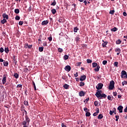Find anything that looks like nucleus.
<instances>
[{"label": "nucleus", "instance_id": "nucleus-44", "mask_svg": "<svg viewBox=\"0 0 127 127\" xmlns=\"http://www.w3.org/2000/svg\"><path fill=\"white\" fill-rule=\"evenodd\" d=\"M3 51H4V50L3 49V48H2V47L0 48V53H3Z\"/></svg>", "mask_w": 127, "mask_h": 127}, {"label": "nucleus", "instance_id": "nucleus-29", "mask_svg": "<svg viewBox=\"0 0 127 127\" xmlns=\"http://www.w3.org/2000/svg\"><path fill=\"white\" fill-rule=\"evenodd\" d=\"M78 30H79V28L77 27H74L73 28L74 32H77Z\"/></svg>", "mask_w": 127, "mask_h": 127}, {"label": "nucleus", "instance_id": "nucleus-52", "mask_svg": "<svg viewBox=\"0 0 127 127\" xmlns=\"http://www.w3.org/2000/svg\"><path fill=\"white\" fill-rule=\"evenodd\" d=\"M114 113H115V111H112V110H110L109 114H110V116H112L113 115V114H114Z\"/></svg>", "mask_w": 127, "mask_h": 127}, {"label": "nucleus", "instance_id": "nucleus-50", "mask_svg": "<svg viewBox=\"0 0 127 127\" xmlns=\"http://www.w3.org/2000/svg\"><path fill=\"white\" fill-rule=\"evenodd\" d=\"M107 63H108V61H103L102 62V64L103 65H106V64H107Z\"/></svg>", "mask_w": 127, "mask_h": 127}, {"label": "nucleus", "instance_id": "nucleus-53", "mask_svg": "<svg viewBox=\"0 0 127 127\" xmlns=\"http://www.w3.org/2000/svg\"><path fill=\"white\" fill-rule=\"evenodd\" d=\"M127 81H124V82H122V85H123V86H125V85H127Z\"/></svg>", "mask_w": 127, "mask_h": 127}, {"label": "nucleus", "instance_id": "nucleus-62", "mask_svg": "<svg viewBox=\"0 0 127 127\" xmlns=\"http://www.w3.org/2000/svg\"><path fill=\"white\" fill-rule=\"evenodd\" d=\"M123 15H124V16H127V12H123Z\"/></svg>", "mask_w": 127, "mask_h": 127}, {"label": "nucleus", "instance_id": "nucleus-18", "mask_svg": "<svg viewBox=\"0 0 127 127\" xmlns=\"http://www.w3.org/2000/svg\"><path fill=\"white\" fill-rule=\"evenodd\" d=\"M100 70V65H98L97 66H96V67L94 69V71L95 72H99Z\"/></svg>", "mask_w": 127, "mask_h": 127}, {"label": "nucleus", "instance_id": "nucleus-35", "mask_svg": "<svg viewBox=\"0 0 127 127\" xmlns=\"http://www.w3.org/2000/svg\"><path fill=\"white\" fill-rule=\"evenodd\" d=\"M118 65H119V62H115L114 63V65L115 67H118Z\"/></svg>", "mask_w": 127, "mask_h": 127}, {"label": "nucleus", "instance_id": "nucleus-26", "mask_svg": "<svg viewBox=\"0 0 127 127\" xmlns=\"http://www.w3.org/2000/svg\"><path fill=\"white\" fill-rule=\"evenodd\" d=\"M68 58H69V56L67 55H65L64 57V60H68Z\"/></svg>", "mask_w": 127, "mask_h": 127}, {"label": "nucleus", "instance_id": "nucleus-56", "mask_svg": "<svg viewBox=\"0 0 127 127\" xmlns=\"http://www.w3.org/2000/svg\"><path fill=\"white\" fill-rule=\"evenodd\" d=\"M81 64H82V62L77 63L76 64V66H80Z\"/></svg>", "mask_w": 127, "mask_h": 127}, {"label": "nucleus", "instance_id": "nucleus-47", "mask_svg": "<svg viewBox=\"0 0 127 127\" xmlns=\"http://www.w3.org/2000/svg\"><path fill=\"white\" fill-rule=\"evenodd\" d=\"M113 111L112 112H114L113 114H115V115L117 114V109H116V108H113Z\"/></svg>", "mask_w": 127, "mask_h": 127}, {"label": "nucleus", "instance_id": "nucleus-14", "mask_svg": "<svg viewBox=\"0 0 127 127\" xmlns=\"http://www.w3.org/2000/svg\"><path fill=\"white\" fill-rule=\"evenodd\" d=\"M115 52H117V55H119L121 54V50L120 48H117L115 49Z\"/></svg>", "mask_w": 127, "mask_h": 127}, {"label": "nucleus", "instance_id": "nucleus-57", "mask_svg": "<svg viewBox=\"0 0 127 127\" xmlns=\"http://www.w3.org/2000/svg\"><path fill=\"white\" fill-rule=\"evenodd\" d=\"M27 48H28L29 49H30L31 48H32V45H28Z\"/></svg>", "mask_w": 127, "mask_h": 127}, {"label": "nucleus", "instance_id": "nucleus-24", "mask_svg": "<svg viewBox=\"0 0 127 127\" xmlns=\"http://www.w3.org/2000/svg\"><path fill=\"white\" fill-rule=\"evenodd\" d=\"M98 65V64L96 63H92V67L93 68H96V67H97Z\"/></svg>", "mask_w": 127, "mask_h": 127}, {"label": "nucleus", "instance_id": "nucleus-23", "mask_svg": "<svg viewBox=\"0 0 127 127\" xmlns=\"http://www.w3.org/2000/svg\"><path fill=\"white\" fill-rule=\"evenodd\" d=\"M80 39L81 38H80L79 36H76L75 37V41H76V42H78V41H80Z\"/></svg>", "mask_w": 127, "mask_h": 127}, {"label": "nucleus", "instance_id": "nucleus-32", "mask_svg": "<svg viewBox=\"0 0 127 127\" xmlns=\"http://www.w3.org/2000/svg\"><path fill=\"white\" fill-rule=\"evenodd\" d=\"M85 116L86 117H90V116H91V113L89 112H86Z\"/></svg>", "mask_w": 127, "mask_h": 127}, {"label": "nucleus", "instance_id": "nucleus-54", "mask_svg": "<svg viewBox=\"0 0 127 127\" xmlns=\"http://www.w3.org/2000/svg\"><path fill=\"white\" fill-rule=\"evenodd\" d=\"M28 47V43H26L24 44V48H27Z\"/></svg>", "mask_w": 127, "mask_h": 127}, {"label": "nucleus", "instance_id": "nucleus-37", "mask_svg": "<svg viewBox=\"0 0 127 127\" xmlns=\"http://www.w3.org/2000/svg\"><path fill=\"white\" fill-rule=\"evenodd\" d=\"M122 43V41H121V40L119 39L118 40H117L116 41V44H121Z\"/></svg>", "mask_w": 127, "mask_h": 127}, {"label": "nucleus", "instance_id": "nucleus-31", "mask_svg": "<svg viewBox=\"0 0 127 127\" xmlns=\"http://www.w3.org/2000/svg\"><path fill=\"white\" fill-rule=\"evenodd\" d=\"M3 65L5 66V67L8 66V62L6 61L5 62H4Z\"/></svg>", "mask_w": 127, "mask_h": 127}, {"label": "nucleus", "instance_id": "nucleus-16", "mask_svg": "<svg viewBox=\"0 0 127 127\" xmlns=\"http://www.w3.org/2000/svg\"><path fill=\"white\" fill-rule=\"evenodd\" d=\"M4 51L6 54H8V52H9V50L8 49V47H5Z\"/></svg>", "mask_w": 127, "mask_h": 127}, {"label": "nucleus", "instance_id": "nucleus-25", "mask_svg": "<svg viewBox=\"0 0 127 127\" xmlns=\"http://www.w3.org/2000/svg\"><path fill=\"white\" fill-rule=\"evenodd\" d=\"M118 30V28L116 27L111 29V31H113L114 32H116Z\"/></svg>", "mask_w": 127, "mask_h": 127}, {"label": "nucleus", "instance_id": "nucleus-21", "mask_svg": "<svg viewBox=\"0 0 127 127\" xmlns=\"http://www.w3.org/2000/svg\"><path fill=\"white\" fill-rule=\"evenodd\" d=\"M0 21L2 24H4V23L7 22V21H6V19H3V20H1Z\"/></svg>", "mask_w": 127, "mask_h": 127}, {"label": "nucleus", "instance_id": "nucleus-41", "mask_svg": "<svg viewBox=\"0 0 127 127\" xmlns=\"http://www.w3.org/2000/svg\"><path fill=\"white\" fill-rule=\"evenodd\" d=\"M98 105H99V103L98 102V101H96L94 102V106L95 107H98Z\"/></svg>", "mask_w": 127, "mask_h": 127}, {"label": "nucleus", "instance_id": "nucleus-58", "mask_svg": "<svg viewBox=\"0 0 127 127\" xmlns=\"http://www.w3.org/2000/svg\"><path fill=\"white\" fill-rule=\"evenodd\" d=\"M117 95H118V93H117V92H113V96H114V97H116V96H117Z\"/></svg>", "mask_w": 127, "mask_h": 127}, {"label": "nucleus", "instance_id": "nucleus-4", "mask_svg": "<svg viewBox=\"0 0 127 127\" xmlns=\"http://www.w3.org/2000/svg\"><path fill=\"white\" fill-rule=\"evenodd\" d=\"M95 96L99 100H101V99H103V94L102 93H100V92L96 93Z\"/></svg>", "mask_w": 127, "mask_h": 127}, {"label": "nucleus", "instance_id": "nucleus-1", "mask_svg": "<svg viewBox=\"0 0 127 127\" xmlns=\"http://www.w3.org/2000/svg\"><path fill=\"white\" fill-rule=\"evenodd\" d=\"M24 112L25 113V121H23L22 124V125H26V123H27L28 126H29V123L30 122V119H29L28 116H27V112L25 110H24Z\"/></svg>", "mask_w": 127, "mask_h": 127}, {"label": "nucleus", "instance_id": "nucleus-43", "mask_svg": "<svg viewBox=\"0 0 127 127\" xmlns=\"http://www.w3.org/2000/svg\"><path fill=\"white\" fill-rule=\"evenodd\" d=\"M32 83L33 85L34 86V90L35 91H36V86L35 85V83L34 82V81H33Z\"/></svg>", "mask_w": 127, "mask_h": 127}, {"label": "nucleus", "instance_id": "nucleus-12", "mask_svg": "<svg viewBox=\"0 0 127 127\" xmlns=\"http://www.w3.org/2000/svg\"><path fill=\"white\" fill-rule=\"evenodd\" d=\"M58 21L60 22V23H63L64 21H65V19L63 17H61L59 19Z\"/></svg>", "mask_w": 127, "mask_h": 127}, {"label": "nucleus", "instance_id": "nucleus-33", "mask_svg": "<svg viewBox=\"0 0 127 127\" xmlns=\"http://www.w3.org/2000/svg\"><path fill=\"white\" fill-rule=\"evenodd\" d=\"M48 39L50 42H51V41H52V35H50V37L48 38Z\"/></svg>", "mask_w": 127, "mask_h": 127}, {"label": "nucleus", "instance_id": "nucleus-2", "mask_svg": "<svg viewBox=\"0 0 127 127\" xmlns=\"http://www.w3.org/2000/svg\"><path fill=\"white\" fill-rule=\"evenodd\" d=\"M115 88V81L114 80H112L110 82L109 89V90H113Z\"/></svg>", "mask_w": 127, "mask_h": 127}, {"label": "nucleus", "instance_id": "nucleus-64", "mask_svg": "<svg viewBox=\"0 0 127 127\" xmlns=\"http://www.w3.org/2000/svg\"><path fill=\"white\" fill-rule=\"evenodd\" d=\"M26 125H27V123H26V125H23V126H24L23 127H28V125L26 126Z\"/></svg>", "mask_w": 127, "mask_h": 127}, {"label": "nucleus", "instance_id": "nucleus-49", "mask_svg": "<svg viewBox=\"0 0 127 127\" xmlns=\"http://www.w3.org/2000/svg\"><path fill=\"white\" fill-rule=\"evenodd\" d=\"M86 61L87 63L88 64L92 63V60H91L90 59H87Z\"/></svg>", "mask_w": 127, "mask_h": 127}, {"label": "nucleus", "instance_id": "nucleus-6", "mask_svg": "<svg viewBox=\"0 0 127 127\" xmlns=\"http://www.w3.org/2000/svg\"><path fill=\"white\" fill-rule=\"evenodd\" d=\"M104 84L102 83H98L97 86H96V88L97 90H101L103 88Z\"/></svg>", "mask_w": 127, "mask_h": 127}, {"label": "nucleus", "instance_id": "nucleus-5", "mask_svg": "<svg viewBox=\"0 0 127 127\" xmlns=\"http://www.w3.org/2000/svg\"><path fill=\"white\" fill-rule=\"evenodd\" d=\"M121 74H121L122 78L127 77V71H126L125 70H122Z\"/></svg>", "mask_w": 127, "mask_h": 127}, {"label": "nucleus", "instance_id": "nucleus-40", "mask_svg": "<svg viewBox=\"0 0 127 127\" xmlns=\"http://www.w3.org/2000/svg\"><path fill=\"white\" fill-rule=\"evenodd\" d=\"M58 51H59V52H60V53H62V52H63V49H61L60 48H59Z\"/></svg>", "mask_w": 127, "mask_h": 127}, {"label": "nucleus", "instance_id": "nucleus-27", "mask_svg": "<svg viewBox=\"0 0 127 127\" xmlns=\"http://www.w3.org/2000/svg\"><path fill=\"white\" fill-rule=\"evenodd\" d=\"M14 12L16 14H18V13H19V9L18 8L15 9Z\"/></svg>", "mask_w": 127, "mask_h": 127}, {"label": "nucleus", "instance_id": "nucleus-28", "mask_svg": "<svg viewBox=\"0 0 127 127\" xmlns=\"http://www.w3.org/2000/svg\"><path fill=\"white\" fill-rule=\"evenodd\" d=\"M62 79H63V80H66L67 79V78H68V76H66V74H64V75H63L62 76Z\"/></svg>", "mask_w": 127, "mask_h": 127}, {"label": "nucleus", "instance_id": "nucleus-3", "mask_svg": "<svg viewBox=\"0 0 127 127\" xmlns=\"http://www.w3.org/2000/svg\"><path fill=\"white\" fill-rule=\"evenodd\" d=\"M7 78V74H3L2 79V84H4L6 83V79Z\"/></svg>", "mask_w": 127, "mask_h": 127}, {"label": "nucleus", "instance_id": "nucleus-10", "mask_svg": "<svg viewBox=\"0 0 127 127\" xmlns=\"http://www.w3.org/2000/svg\"><path fill=\"white\" fill-rule=\"evenodd\" d=\"M2 16L4 19H8V15L6 14L5 13H3Z\"/></svg>", "mask_w": 127, "mask_h": 127}, {"label": "nucleus", "instance_id": "nucleus-19", "mask_svg": "<svg viewBox=\"0 0 127 127\" xmlns=\"http://www.w3.org/2000/svg\"><path fill=\"white\" fill-rule=\"evenodd\" d=\"M13 76L15 79H18V77H19V75H18V73H14Z\"/></svg>", "mask_w": 127, "mask_h": 127}, {"label": "nucleus", "instance_id": "nucleus-38", "mask_svg": "<svg viewBox=\"0 0 127 127\" xmlns=\"http://www.w3.org/2000/svg\"><path fill=\"white\" fill-rule=\"evenodd\" d=\"M51 5L53 6L56 5V1L55 0H54L53 2L51 4Z\"/></svg>", "mask_w": 127, "mask_h": 127}, {"label": "nucleus", "instance_id": "nucleus-34", "mask_svg": "<svg viewBox=\"0 0 127 127\" xmlns=\"http://www.w3.org/2000/svg\"><path fill=\"white\" fill-rule=\"evenodd\" d=\"M79 86L80 87H84L85 86V83L84 82H80Z\"/></svg>", "mask_w": 127, "mask_h": 127}, {"label": "nucleus", "instance_id": "nucleus-8", "mask_svg": "<svg viewBox=\"0 0 127 127\" xmlns=\"http://www.w3.org/2000/svg\"><path fill=\"white\" fill-rule=\"evenodd\" d=\"M64 70H65V71H67V72H70V71H71V66H70V65L65 66Z\"/></svg>", "mask_w": 127, "mask_h": 127}, {"label": "nucleus", "instance_id": "nucleus-55", "mask_svg": "<svg viewBox=\"0 0 127 127\" xmlns=\"http://www.w3.org/2000/svg\"><path fill=\"white\" fill-rule=\"evenodd\" d=\"M23 24V21H20L19 22V25H22Z\"/></svg>", "mask_w": 127, "mask_h": 127}, {"label": "nucleus", "instance_id": "nucleus-46", "mask_svg": "<svg viewBox=\"0 0 127 127\" xmlns=\"http://www.w3.org/2000/svg\"><path fill=\"white\" fill-rule=\"evenodd\" d=\"M16 20H19L20 19V17L19 16L16 15L15 17Z\"/></svg>", "mask_w": 127, "mask_h": 127}, {"label": "nucleus", "instance_id": "nucleus-61", "mask_svg": "<svg viewBox=\"0 0 127 127\" xmlns=\"http://www.w3.org/2000/svg\"><path fill=\"white\" fill-rule=\"evenodd\" d=\"M28 71V68L27 67L25 68L24 70V72H27Z\"/></svg>", "mask_w": 127, "mask_h": 127}, {"label": "nucleus", "instance_id": "nucleus-48", "mask_svg": "<svg viewBox=\"0 0 127 127\" xmlns=\"http://www.w3.org/2000/svg\"><path fill=\"white\" fill-rule=\"evenodd\" d=\"M102 97L104 99H106L107 98V95L104 93H102Z\"/></svg>", "mask_w": 127, "mask_h": 127}, {"label": "nucleus", "instance_id": "nucleus-13", "mask_svg": "<svg viewBox=\"0 0 127 127\" xmlns=\"http://www.w3.org/2000/svg\"><path fill=\"white\" fill-rule=\"evenodd\" d=\"M103 41V43H102V47H103V48H105V47H107V44H108V42H107V41H104V40H103L102 41Z\"/></svg>", "mask_w": 127, "mask_h": 127}, {"label": "nucleus", "instance_id": "nucleus-30", "mask_svg": "<svg viewBox=\"0 0 127 127\" xmlns=\"http://www.w3.org/2000/svg\"><path fill=\"white\" fill-rule=\"evenodd\" d=\"M53 14H55V13H56L57 12V11H56V9H52L51 10Z\"/></svg>", "mask_w": 127, "mask_h": 127}, {"label": "nucleus", "instance_id": "nucleus-7", "mask_svg": "<svg viewBox=\"0 0 127 127\" xmlns=\"http://www.w3.org/2000/svg\"><path fill=\"white\" fill-rule=\"evenodd\" d=\"M124 109V107L122 105H120L118 108L117 110L119 111V113H123V110Z\"/></svg>", "mask_w": 127, "mask_h": 127}, {"label": "nucleus", "instance_id": "nucleus-39", "mask_svg": "<svg viewBox=\"0 0 127 127\" xmlns=\"http://www.w3.org/2000/svg\"><path fill=\"white\" fill-rule=\"evenodd\" d=\"M43 49H44V48L39 47V51H40V52H42L43 51Z\"/></svg>", "mask_w": 127, "mask_h": 127}, {"label": "nucleus", "instance_id": "nucleus-42", "mask_svg": "<svg viewBox=\"0 0 127 127\" xmlns=\"http://www.w3.org/2000/svg\"><path fill=\"white\" fill-rule=\"evenodd\" d=\"M23 104L25 106H28V101H24Z\"/></svg>", "mask_w": 127, "mask_h": 127}, {"label": "nucleus", "instance_id": "nucleus-17", "mask_svg": "<svg viewBox=\"0 0 127 127\" xmlns=\"http://www.w3.org/2000/svg\"><path fill=\"white\" fill-rule=\"evenodd\" d=\"M99 113H100V110H99V109L93 114V117H96L97 116H98V114H99Z\"/></svg>", "mask_w": 127, "mask_h": 127}, {"label": "nucleus", "instance_id": "nucleus-15", "mask_svg": "<svg viewBox=\"0 0 127 127\" xmlns=\"http://www.w3.org/2000/svg\"><path fill=\"white\" fill-rule=\"evenodd\" d=\"M49 22L48 20L44 21L42 22V25H47Z\"/></svg>", "mask_w": 127, "mask_h": 127}, {"label": "nucleus", "instance_id": "nucleus-51", "mask_svg": "<svg viewBox=\"0 0 127 127\" xmlns=\"http://www.w3.org/2000/svg\"><path fill=\"white\" fill-rule=\"evenodd\" d=\"M16 88H22V84H18L16 86Z\"/></svg>", "mask_w": 127, "mask_h": 127}, {"label": "nucleus", "instance_id": "nucleus-59", "mask_svg": "<svg viewBox=\"0 0 127 127\" xmlns=\"http://www.w3.org/2000/svg\"><path fill=\"white\" fill-rule=\"evenodd\" d=\"M44 46H47V42H44L43 43Z\"/></svg>", "mask_w": 127, "mask_h": 127}, {"label": "nucleus", "instance_id": "nucleus-60", "mask_svg": "<svg viewBox=\"0 0 127 127\" xmlns=\"http://www.w3.org/2000/svg\"><path fill=\"white\" fill-rule=\"evenodd\" d=\"M16 56H13V61H15L16 60Z\"/></svg>", "mask_w": 127, "mask_h": 127}, {"label": "nucleus", "instance_id": "nucleus-11", "mask_svg": "<svg viewBox=\"0 0 127 127\" xmlns=\"http://www.w3.org/2000/svg\"><path fill=\"white\" fill-rule=\"evenodd\" d=\"M86 78H87V77L85 75H81L79 80L80 81H85V80H86Z\"/></svg>", "mask_w": 127, "mask_h": 127}, {"label": "nucleus", "instance_id": "nucleus-22", "mask_svg": "<svg viewBox=\"0 0 127 127\" xmlns=\"http://www.w3.org/2000/svg\"><path fill=\"white\" fill-rule=\"evenodd\" d=\"M64 88L66 90L67 89H69V85L65 84L64 85Z\"/></svg>", "mask_w": 127, "mask_h": 127}, {"label": "nucleus", "instance_id": "nucleus-45", "mask_svg": "<svg viewBox=\"0 0 127 127\" xmlns=\"http://www.w3.org/2000/svg\"><path fill=\"white\" fill-rule=\"evenodd\" d=\"M107 99L109 100V101H113V99H112V97L110 95H109L107 97Z\"/></svg>", "mask_w": 127, "mask_h": 127}, {"label": "nucleus", "instance_id": "nucleus-9", "mask_svg": "<svg viewBox=\"0 0 127 127\" xmlns=\"http://www.w3.org/2000/svg\"><path fill=\"white\" fill-rule=\"evenodd\" d=\"M85 94H86V92H84L83 90H81L79 92V96L80 97H84L85 96Z\"/></svg>", "mask_w": 127, "mask_h": 127}, {"label": "nucleus", "instance_id": "nucleus-36", "mask_svg": "<svg viewBox=\"0 0 127 127\" xmlns=\"http://www.w3.org/2000/svg\"><path fill=\"white\" fill-rule=\"evenodd\" d=\"M109 13H110V14L114 15V14H115V10H111L110 11Z\"/></svg>", "mask_w": 127, "mask_h": 127}, {"label": "nucleus", "instance_id": "nucleus-20", "mask_svg": "<svg viewBox=\"0 0 127 127\" xmlns=\"http://www.w3.org/2000/svg\"><path fill=\"white\" fill-rule=\"evenodd\" d=\"M104 118V116H103V114H99L98 116V120H102Z\"/></svg>", "mask_w": 127, "mask_h": 127}, {"label": "nucleus", "instance_id": "nucleus-63", "mask_svg": "<svg viewBox=\"0 0 127 127\" xmlns=\"http://www.w3.org/2000/svg\"><path fill=\"white\" fill-rule=\"evenodd\" d=\"M74 77H78V72H76V73L74 74Z\"/></svg>", "mask_w": 127, "mask_h": 127}]
</instances>
